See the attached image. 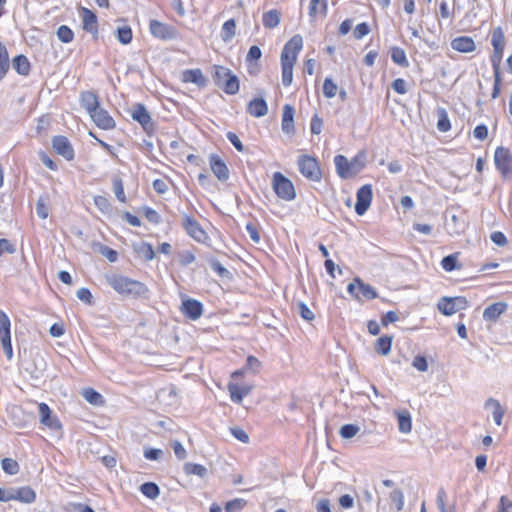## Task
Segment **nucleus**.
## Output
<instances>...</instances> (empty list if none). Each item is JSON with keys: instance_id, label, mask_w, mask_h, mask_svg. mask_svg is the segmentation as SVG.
<instances>
[{"instance_id": "39448f33", "label": "nucleus", "mask_w": 512, "mask_h": 512, "mask_svg": "<svg viewBox=\"0 0 512 512\" xmlns=\"http://www.w3.org/2000/svg\"><path fill=\"white\" fill-rule=\"evenodd\" d=\"M272 187L276 195L285 201H291L296 197L293 183L281 172L273 174Z\"/></svg>"}, {"instance_id": "393cba45", "label": "nucleus", "mask_w": 512, "mask_h": 512, "mask_svg": "<svg viewBox=\"0 0 512 512\" xmlns=\"http://www.w3.org/2000/svg\"><path fill=\"white\" fill-rule=\"evenodd\" d=\"M36 499L35 491L29 486L20 488H13L12 500H17L22 503L31 504Z\"/></svg>"}, {"instance_id": "0eeeda50", "label": "nucleus", "mask_w": 512, "mask_h": 512, "mask_svg": "<svg viewBox=\"0 0 512 512\" xmlns=\"http://www.w3.org/2000/svg\"><path fill=\"white\" fill-rule=\"evenodd\" d=\"M181 224L186 233L196 242L205 243L209 239L206 231L194 217L188 214H183Z\"/></svg>"}, {"instance_id": "cd10ccee", "label": "nucleus", "mask_w": 512, "mask_h": 512, "mask_svg": "<svg viewBox=\"0 0 512 512\" xmlns=\"http://www.w3.org/2000/svg\"><path fill=\"white\" fill-rule=\"evenodd\" d=\"M281 12L271 9L262 15V23L266 29H274L280 24Z\"/></svg>"}, {"instance_id": "0e129e2a", "label": "nucleus", "mask_w": 512, "mask_h": 512, "mask_svg": "<svg viewBox=\"0 0 512 512\" xmlns=\"http://www.w3.org/2000/svg\"><path fill=\"white\" fill-rule=\"evenodd\" d=\"M260 366H261L260 361L256 357L250 355L247 357L246 364H245L244 368L246 371H251L253 373H256L259 371Z\"/></svg>"}, {"instance_id": "4c0bfd02", "label": "nucleus", "mask_w": 512, "mask_h": 512, "mask_svg": "<svg viewBox=\"0 0 512 512\" xmlns=\"http://www.w3.org/2000/svg\"><path fill=\"white\" fill-rule=\"evenodd\" d=\"M236 34V22L234 19L227 20L222 26L221 38L229 42Z\"/></svg>"}, {"instance_id": "603ef678", "label": "nucleus", "mask_w": 512, "mask_h": 512, "mask_svg": "<svg viewBox=\"0 0 512 512\" xmlns=\"http://www.w3.org/2000/svg\"><path fill=\"white\" fill-rule=\"evenodd\" d=\"M504 48H494L493 54L491 56V63L494 70V74L500 73V64L503 57Z\"/></svg>"}, {"instance_id": "6e6d98bb", "label": "nucleus", "mask_w": 512, "mask_h": 512, "mask_svg": "<svg viewBox=\"0 0 512 512\" xmlns=\"http://www.w3.org/2000/svg\"><path fill=\"white\" fill-rule=\"evenodd\" d=\"M246 505V501L244 499L236 498L234 500L228 501L225 505L226 512H239Z\"/></svg>"}, {"instance_id": "c85d7f7f", "label": "nucleus", "mask_w": 512, "mask_h": 512, "mask_svg": "<svg viewBox=\"0 0 512 512\" xmlns=\"http://www.w3.org/2000/svg\"><path fill=\"white\" fill-rule=\"evenodd\" d=\"M12 67L20 75L27 76L30 72V62L25 55H17L12 60Z\"/></svg>"}, {"instance_id": "680f3d73", "label": "nucleus", "mask_w": 512, "mask_h": 512, "mask_svg": "<svg viewBox=\"0 0 512 512\" xmlns=\"http://www.w3.org/2000/svg\"><path fill=\"white\" fill-rule=\"evenodd\" d=\"M210 267L220 277H228L230 274V272L216 259L210 260Z\"/></svg>"}, {"instance_id": "412c9836", "label": "nucleus", "mask_w": 512, "mask_h": 512, "mask_svg": "<svg viewBox=\"0 0 512 512\" xmlns=\"http://www.w3.org/2000/svg\"><path fill=\"white\" fill-rule=\"evenodd\" d=\"M294 114H295V110H294L293 106H291L289 104H285L283 106L281 128H282V131L286 134H293L295 131Z\"/></svg>"}, {"instance_id": "864d4df0", "label": "nucleus", "mask_w": 512, "mask_h": 512, "mask_svg": "<svg viewBox=\"0 0 512 512\" xmlns=\"http://www.w3.org/2000/svg\"><path fill=\"white\" fill-rule=\"evenodd\" d=\"M94 204L103 213H109L111 211V204L107 197L97 195L94 197Z\"/></svg>"}, {"instance_id": "6ab92c4d", "label": "nucleus", "mask_w": 512, "mask_h": 512, "mask_svg": "<svg viewBox=\"0 0 512 512\" xmlns=\"http://www.w3.org/2000/svg\"><path fill=\"white\" fill-rule=\"evenodd\" d=\"M507 309L508 304L506 302H495L484 309L483 319L485 321L496 322Z\"/></svg>"}, {"instance_id": "2eb2a0df", "label": "nucleus", "mask_w": 512, "mask_h": 512, "mask_svg": "<svg viewBox=\"0 0 512 512\" xmlns=\"http://www.w3.org/2000/svg\"><path fill=\"white\" fill-rule=\"evenodd\" d=\"M181 312L187 318L197 320L203 314V305L198 300L187 298L182 301Z\"/></svg>"}, {"instance_id": "7c9ffc66", "label": "nucleus", "mask_w": 512, "mask_h": 512, "mask_svg": "<svg viewBox=\"0 0 512 512\" xmlns=\"http://www.w3.org/2000/svg\"><path fill=\"white\" fill-rule=\"evenodd\" d=\"M10 69L9 54L6 46L0 42V81L3 80L5 75Z\"/></svg>"}, {"instance_id": "7ed1b4c3", "label": "nucleus", "mask_w": 512, "mask_h": 512, "mask_svg": "<svg viewBox=\"0 0 512 512\" xmlns=\"http://www.w3.org/2000/svg\"><path fill=\"white\" fill-rule=\"evenodd\" d=\"M336 172L341 179H350L359 174L366 166V153L358 152L351 160L344 155L334 157Z\"/></svg>"}, {"instance_id": "423d86ee", "label": "nucleus", "mask_w": 512, "mask_h": 512, "mask_svg": "<svg viewBox=\"0 0 512 512\" xmlns=\"http://www.w3.org/2000/svg\"><path fill=\"white\" fill-rule=\"evenodd\" d=\"M298 167L300 173L311 181L318 182L321 180L322 173L317 160L308 155H301L298 158Z\"/></svg>"}, {"instance_id": "a211bd4d", "label": "nucleus", "mask_w": 512, "mask_h": 512, "mask_svg": "<svg viewBox=\"0 0 512 512\" xmlns=\"http://www.w3.org/2000/svg\"><path fill=\"white\" fill-rule=\"evenodd\" d=\"M40 422L52 430L61 429V423L56 417L52 416L51 409L46 403H40L38 406Z\"/></svg>"}, {"instance_id": "bb28decb", "label": "nucleus", "mask_w": 512, "mask_h": 512, "mask_svg": "<svg viewBox=\"0 0 512 512\" xmlns=\"http://www.w3.org/2000/svg\"><path fill=\"white\" fill-rule=\"evenodd\" d=\"M451 47L456 51L468 53L475 50V42L471 37L461 36L452 40Z\"/></svg>"}, {"instance_id": "9d476101", "label": "nucleus", "mask_w": 512, "mask_h": 512, "mask_svg": "<svg viewBox=\"0 0 512 512\" xmlns=\"http://www.w3.org/2000/svg\"><path fill=\"white\" fill-rule=\"evenodd\" d=\"M149 30L153 37L163 41L173 40L178 36V31L174 26L155 19L150 21Z\"/></svg>"}, {"instance_id": "dca6fc26", "label": "nucleus", "mask_w": 512, "mask_h": 512, "mask_svg": "<svg viewBox=\"0 0 512 512\" xmlns=\"http://www.w3.org/2000/svg\"><path fill=\"white\" fill-rule=\"evenodd\" d=\"M93 122L97 125V127L103 130H110L115 127L114 119L109 115V113L98 107L94 112L89 114Z\"/></svg>"}, {"instance_id": "79ce46f5", "label": "nucleus", "mask_w": 512, "mask_h": 512, "mask_svg": "<svg viewBox=\"0 0 512 512\" xmlns=\"http://www.w3.org/2000/svg\"><path fill=\"white\" fill-rule=\"evenodd\" d=\"M1 467L9 475H16L20 470L18 462L12 458H3L1 460Z\"/></svg>"}, {"instance_id": "4468645a", "label": "nucleus", "mask_w": 512, "mask_h": 512, "mask_svg": "<svg viewBox=\"0 0 512 512\" xmlns=\"http://www.w3.org/2000/svg\"><path fill=\"white\" fill-rule=\"evenodd\" d=\"M52 147L55 152L65 158L67 161H71L75 157L74 149L67 137L57 135L52 138Z\"/></svg>"}, {"instance_id": "f8f14e48", "label": "nucleus", "mask_w": 512, "mask_h": 512, "mask_svg": "<svg viewBox=\"0 0 512 512\" xmlns=\"http://www.w3.org/2000/svg\"><path fill=\"white\" fill-rule=\"evenodd\" d=\"M131 116L133 120L140 123L146 133L151 134L154 132L155 124L151 118L150 113L143 104H135Z\"/></svg>"}, {"instance_id": "c9c22d12", "label": "nucleus", "mask_w": 512, "mask_h": 512, "mask_svg": "<svg viewBox=\"0 0 512 512\" xmlns=\"http://www.w3.org/2000/svg\"><path fill=\"white\" fill-rule=\"evenodd\" d=\"M220 88H222L224 92L229 95L236 94L239 91V80L237 76L231 73L230 76L225 79V82Z\"/></svg>"}, {"instance_id": "6e6552de", "label": "nucleus", "mask_w": 512, "mask_h": 512, "mask_svg": "<svg viewBox=\"0 0 512 512\" xmlns=\"http://www.w3.org/2000/svg\"><path fill=\"white\" fill-rule=\"evenodd\" d=\"M438 310L447 316L453 315L458 311L465 310L468 307V301L465 297H443L437 304Z\"/></svg>"}, {"instance_id": "f704fd0d", "label": "nucleus", "mask_w": 512, "mask_h": 512, "mask_svg": "<svg viewBox=\"0 0 512 512\" xmlns=\"http://www.w3.org/2000/svg\"><path fill=\"white\" fill-rule=\"evenodd\" d=\"M183 470L187 475H196L200 478H204L207 475V468L201 464L196 463H185Z\"/></svg>"}, {"instance_id": "c03bdc74", "label": "nucleus", "mask_w": 512, "mask_h": 512, "mask_svg": "<svg viewBox=\"0 0 512 512\" xmlns=\"http://www.w3.org/2000/svg\"><path fill=\"white\" fill-rule=\"evenodd\" d=\"M231 74V71L223 66H215L214 71V82L218 87H221L222 84L225 82V79L228 78Z\"/></svg>"}, {"instance_id": "37998d69", "label": "nucleus", "mask_w": 512, "mask_h": 512, "mask_svg": "<svg viewBox=\"0 0 512 512\" xmlns=\"http://www.w3.org/2000/svg\"><path fill=\"white\" fill-rule=\"evenodd\" d=\"M116 37L121 44L127 45L132 41V29L129 26L119 27L116 30Z\"/></svg>"}, {"instance_id": "c756f323", "label": "nucleus", "mask_w": 512, "mask_h": 512, "mask_svg": "<svg viewBox=\"0 0 512 512\" xmlns=\"http://www.w3.org/2000/svg\"><path fill=\"white\" fill-rule=\"evenodd\" d=\"M133 250L145 261H151L155 257V251L153 246L147 242H141L139 244L133 245Z\"/></svg>"}, {"instance_id": "5fc2aeb1", "label": "nucleus", "mask_w": 512, "mask_h": 512, "mask_svg": "<svg viewBox=\"0 0 512 512\" xmlns=\"http://www.w3.org/2000/svg\"><path fill=\"white\" fill-rule=\"evenodd\" d=\"M113 190H114L116 198L120 202L125 203L126 202V196H125V192H124L123 182H122V180L120 178H115L113 180Z\"/></svg>"}, {"instance_id": "ea45409f", "label": "nucleus", "mask_w": 512, "mask_h": 512, "mask_svg": "<svg viewBox=\"0 0 512 512\" xmlns=\"http://www.w3.org/2000/svg\"><path fill=\"white\" fill-rule=\"evenodd\" d=\"M82 396L90 404L101 405L103 403V396L93 388L84 389Z\"/></svg>"}, {"instance_id": "f257e3e1", "label": "nucleus", "mask_w": 512, "mask_h": 512, "mask_svg": "<svg viewBox=\"0 0 512 512\" xmlns=\"http://www.w3.org/2000/svg\"><path fill=\"white\" fill-rule=\"evenodd\" d=\"M303 47L301 35H294L283 47L281 52L282 84L290 86L293 80V68L299 52Z\"/></svg>"}, {"instance_id": "4d7b16f0", "label": "nucleus", "mask_w": 512, "mask_h": 512, "mask_svg": "<svg viewBox=\"0 0 512 512\" xmlns=\"http://www.w3.org/2000/svg\"><path fill=\"white\" fill-rule=\"evenodd\" d=\"M391 501L396 505L397 511H401L404 507V494L400 489H395L390 493Z\"/></svg>"}, {"instance_id": "a18cd8bd", "label": "nucleus", "mask_w": 512, "mask_h": 512, "mask_svg": "<svg viewBox=\"0 0 512 512\" xmlns=\"http://www.w3.org/2000/svg\"><path fill=\"white\" fill-rule=\"evenodd\" d=\"M441 265L447 272L460 268V266H458V254L456 253L445 256L441 261Z\"/></svg>"}, {"instance_id": "3c124183", "label": "nucleus", "mask_w": 512, "mask_h": 512, "mask_svg": "<svg viewBox=\"0 0 512 512\" xmlns=\"http://www.w3.org/2000/svg\"><path fill=\"white\" fill-rule=\"evenodd\" d=\"M338 87L331 78H326L323 83V94L326 98H333L337 94Z\"/></svg>"}, {"instance_id": "2f4dec72", "label": "nucleus", "mask_w": 512, "mask_h": 512, "mask_svg": "<svg viewBox=\"0 0 512 512\" xmlns=\"http://www.w3.org/2000/svg\"><path fill=\"white\" fill-rule=\"evenodd\" d=\"M393 337L384 335L377 339L375 344V351L381 355H388L391 351Z\"/></svg>"}, {"instance_id": "49530a36", "label": "nucleus", "mask_w": 512, "mask_h": 512, "mask_svg": "<svg viewBox=\"0 0 512 512\" xmlns=\"http://www.w3.org/2000/svg\"><path fill=\"white\" fill-rule=\"evenodd\" d=\"M491 44L493 48H504L505 35L501 27H496L492 32Z\"/></svg>"}, {"instance_id": "e433bc0d", "label": "nucleus", "mask_w": 512, "mask_h": 512, "mask_svg": "<svg viewBox=\"0 0 512 512\" xmlns=\"http://www.w3.org/2000/svg\"><path fill=\"white\" fill-rule=\"evenodd\" d=\"M140 491L149 499H156L160 495V488L154 482H145L140 486Z\"/></svg>"}, {"instance_id": "9b49d317", "label": "nucleus", "mask_w": 512, "mask_h": 512, "mask_svg": "<svg viewBox=\"0 0 512 512\" xmlns=\"http://www.w3.org/2000/svg\"><path fill=\"white\" fill-rule=\"evenodd\" d=\"M373 198V189L371 184H365L357 190L355 212L362 216L369 209Z\"/></svg>"}, {"instance_id": "e2e57ef3", "label": "nucleus", "mask_w": 512, "mask_h": 512, "mask_svg": "<svg viewBox=\"0 0 512 512\" xmlns=\"http://www.w3.org/2000/svg\"><path fill=\"white\" fill-rule=\"evenodd\" d=\"M412 366L420 372H426L428 370V362L426 357L417 355L412 362Z\"/></svg>"}, {"instance_id": "bf43d9fd", "label": "nucleus", "mask_w": 512, "mask_h": 512, "mask_svg": "<svg viewBox=\"0 0 512 512\" xmlns=\"http://www.w3.org/2000/svg\"><path fill=\"white\" fill-rule=\"evenodd\" d=\"M99 253L106 257L110 262H116L118 259V253L114 249L106 246V245H100L99 247Z\"/></svg>"}, {"instance_id": "a19ab883", "label": "nucleus", "mask_w": 512, "mask_h": 512, "mask_svg": "<svg viewBox=\"0 0 512 512\" xmlns=\"http://www.w3.org/2000/svg\"><path fill=\"white\" fill-rule=\"evenodd\" d=\"M438 122L437 128L440 132H447L451 128L450 120L448 118V114L444 108H439L437 110Z\"/></svg>"}, {"instance_id": "338daca9", "label": "nucleus", "mask_w": 512, "mask_h": 512, "mask_svg": "<svg viewBox=\"0 0 512 512\" xmlns=\"http://www.w3.org/2000/svg\"><path fill=\"white\" fill-rule=\"evenodd\" d=\"M322 128H323V120L317 114H315L312 117L311 123H310L311 133L318 135L322 132Z\"/></svg>"}, {"instance_id": "f03ea898", "label": "nucleus", "mask_w": 512, "mask_h": 512, "mask_svg": "<svg viewBox=\"0 0 512 512\" xmlns=\"http://www.w3.org/2000/svg\"><path fill=\"white\" fill-rule=\"evenodd\" d=\"M106 282L119 294L122 295H131L133 297H142L146 296L148 293L147 286L137 280L131 279L129 277L119 275V274H110L105 276Z\"/></svg>"}, {"instance_id": "13d9d810", "label": "nucleus", "mask_w": 512, "mask_h": 512, "mask_svg": "<svg viewBox=\"0 0 512 512\" xmlns=\"http://www.w3.org/2000/svg\"><path fill=\"white\" fill-rule=\"evenodd\" d=\"M196 257L193 252L185 250L178 253V261L181 266H188L195 261Z\"/></svg>"}, {"instance_id": "aec40b11", "label": "nucleus", "mask_w": 512, "mask_h": 512, "mask_svg": "<svg viewBox=\"0 0 512 512\" xmlns=\"http://www.w3.org/2000/svg\"><path fill=\"white\" fill-rule=\"evenodd\" d=\"M81 16L83 22V29L91 34H97V16L90 9L82 7L81 8Z\"/></svg>"}, {"instance_id": "a878e982", "label": "nucleus", "mask_w": 512, "mask_h": 512, "mask_svg": "<svg viewBox=\"0 0 512 512\" xmlns=\"http://www.w3.org/2000/svg\"><path fill=\"white\" fill-rule=\"evenodd\" d=\"M182 81L185 83H194L199 87H204L207 83V80L200 69H188L183 71Z\"/></svg>"}, {"instance_id": "5701e85b", "label": "nucleus", "mask_w": 512, "mask_h": 512, "mask_svg": "<svg viewBox=\"0 0 512 512\" xmlns=\"http://www.w3.org/2000/svg\"><path fill=\"white\" fill-rule=\"evenodd\" d=\"M80 104L88 112V114L94 112L98 107L99 98L93 91H84L80 94Z\"/></svg>"}, {"instance_id": "ddd939ff", "label": "nucleus", "mask_w": 512, "mask_h": 512, "mask_svg": "<svg viewBox=\"0 0 512 512\" xmlns=\"http://www.w3.org/2000/svg\"><path fill=\"white\" fill-rule=\"evenodd\" d=\"M494 162L503 175L512 172V156L509 149L502 146L497 147L494 153Z\"/></svg>"}, {"instance_id": "58836bf2", "label": "nucleus", "mask_w": 512, "mask_h": 512, "mask_svg": "<svg viewBox=\"0 0 512 512\" xmlns=\"http://www.w3.org/2000/svg\"><path fill=\"white\" fill-rule=\"evenodd\" d=\"M391 59L394 63L398 64L401 67L407 68L409 66L406 53L400 47H393L391 49Z\"/></svg>"}, {"instance_id": "473e14b6", "label": "nucleus", "mask_w": 512, "mask_h": 512, "mask_svg": "<svg viewBox=\"0 0 512 512\" xmlns=\"http://www.w3.org/2000/svg\"><path fill=\"white\" fill-rule=\"evenodd\" d=\"M328 0H311L309 4V16L315 18L318 14L326 15Z\"/></svg>"}, {"instance_id": "774afa93", "label": "nucleus", "mask_w": 512, "mask_h": 512, "mask_svg": "<svg viewBox=\"0 0 512 512\" xmlns=\"http://www.w3.org/2000/svg\"><path fill=\"white\" fill-rule=\"evenodd\" d=\"M171 446L178 459L183 460L187 457L186 449L184 448L180 441L173 440Z\"/></svg>"}, {"instance_id": "8fccbe9b", "label": "nucleus", "mask_w": 512, "mask_h": 512, "mask_svg": "<svg viewBox=\"0 0 512 512\" xmlns=\"http://www.w3.org/2000/svg\"><path fill=\"white\" fill-rule=\"evenodd\" d=\"M47 196H40L36 203V213L39 218L46 219L49 215L48 207H47Z\"/></svg>"}, {"instance_id": "f3484780", "label": "nucleus", "mask_w": 512, "mask_h": 512, "mask_svg": "<svg viewBox=\"0 0 512 512\" xmlns=\"http://www.w3.org/2000/svg\"><path fill=\"white\" fill-rule=\"evenodd\" d=\"M210 168L219 181L224 182L229 178V169L224 161L216 154L209 157Z\"/></svg>"}, {"instance_id": "b1692460", "label": "nucleus", "mask_w": 512, "mask_h": 512, "mask_svg": "<svg viewBox=\"0 0 512 512\" xmlns=\"http://www.w3.org/2000/svg\"><path fill=\"white\" fill-rule=\"evenodd\" d=\"M251 385L240 386L237 383L230 382L228 384V390L230 392V398L234 403L240 404L245 396H247L251 390Z\"/></svg>"}, {"instance_id": "69168bd1", "label": "nucleus", "mask_w": 512, "mask_h": 512, "mask_svg": "<svg viewBox=\"0 0 512 512\" xmlns=\"http://www.w3.org/2000/svg\"><path fill=\"white\" fill-rule=\"evenodd\" d=\"M261 56H262L261 49L258 46L253 45L249 48V51L246 55V62L251 63L253 61H257L261 58Z\"/></svg>"}, {"instance_id": "1a4fd4ad", "label": "nucleus", "mask_w": 512, "mask_h": 512, "mask_svg": "<svg viewBox=\"0 0 512 512\" xmlns=\"http://www.w3.org/2000/svg\"><path fill=\"white\" fill-rule=\"evenodd\" d=\"M10 328L11 322L8 315L0 310V340L4 353L9 360L13 357Z\"/></svg>"}, {"instance_id": "09e8293b", "label": "nucleus", "mask_w": 512, "mask_h": 512, "mask_svg": "<svg viewBox=\"0 0 512 512\" xmlns=\"http://www.w3.org/2000/svg\"><path fill=\"white\" fill-rule=\"evenodd\" d=\"M57 37L63 43H70L74 38V32L66 25H61L57 29Z\"/></svg>"}, {"instance_id": "72a5a7b5", "label": "nucleus", "mask_w": 512, "mask_h": 512, "mask_svg": "<svg viewBox=\"0 0 512 512\" xmlns=\"http://www.w3.org/2000/svg\"><path fill=\"white\" fill-rule=\"evenodd\" d=\"M398 428L402 433H409L412 429V421L409 412L400 411L397 412Z\"/></svg>"}, {"instance_id": "20e7f679", "label": "nucleus", "mask_w": 512, "mask_h": 512, "mask_svg": "<svg viewBox=\"0 0 512 512\" xmlns=\"http://www.w3.org/2000/svg\"><path fill=\"white\" fill-rule=\"evenodd\" d=\"M348 293L358 302L375 299L378 294L369 284H366L360 277H355L347 286Z\"/></svg>"}, {"instance_id": "4be33fe9", "label": "nucleus", "mask_w": 512, "mask_h": 512, "mask_svg": "<svg viewBox=\"0 0 512 512\" xmlns=\"http://www.w3.org/2000/svg\"><path fill=\"white\" fill-rule=\"evenodd\" d=\"M247 112L256 118L265 116L268 113V105L264 98H254L247 105Z\"/></svg>"}, {"instance_id": "de8ad7c7", "label": "nucleus", "mask_w": 512, "mask_h": 512, "mask_svg": "<svg viewBox=\"0 0 512 512\" xmlns=\"http://www.w3.org/2000/svg\"><path fill=\"white\" fill-rule=\"evenodd\" d=\"M360 427L355 424H345L340 428L339 434L344 439H351L357 435Z\"/></svg>"}, {"instance_id": "052dcab7", "label": "nucleus", "mask_w": 512, "mask_h": 512, "mask_svg": "<svg viewBox=\"0 0 512 512\" xmlns=\"http://www.w3.org/2000/svg\"><path fill=\"white\" fill-rule=\"evenodd\" d=\"M369 33H370L369 25L366 22H362L355 27V29L353 31V36L356 39H362Z\"/></svg>"}]
</instances>
